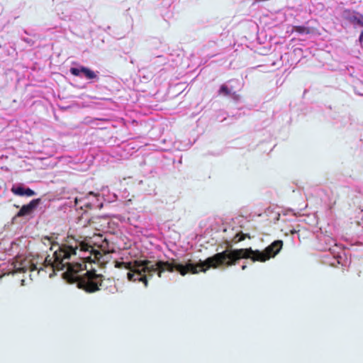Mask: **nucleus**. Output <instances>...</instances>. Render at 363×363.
Segmentation results:
<instances>
[{
  "label": "nucleus",
  "mask_w": 363,
  "mask_h": 363,
  "mask_svg": "<svg viewBox=\"0 0 363 363\" xmlns=\"http://www.w3.org/2000/svg\"><path fill=\"white\" fill-rule=\"evenodd\" d=\"M246 267H247V266H246V265H242V270H244V269H246Z\"/></svg>",
  "instance_id": "obj_17"
},
{
  "label": "nucleus",
  "mask_w": 363,
  "mask_h": 363,
  "mask_svg": "<svg viewBox=\"0 0 363 363\" xmlns=\"http://www.w3.org/2000/svg\"><path fill=\"white\" fill-rule=\"evenodd\" d=\"M359 40L360 42H363V31H362Z\"/></svg>",
  "instance_id": "obj_15"
},
{
  "label": "nucleus",
  "mask_w": 363,
  "mask_h": 363,
  "mask_svg": "<svg viewBox=\"0 0 363 363\" xmlns=\"http://www.w3.org/2000/svg\"><path fill=\"white\" fill-rule=\"evenodd\" d=\"M40 199H33L28 204L23 205L20 211L17 213L16 216L17 217H22L26 215L30 214L33 210L37 207V206L39 204Z\"/></svg>",
  "instance_id": "obj_6"
},
{
  "label": "nucleus",
  "mask_w": 363,
  "mask_h": 363,
  "mask_svg": "<svg viewBox=\"0 0 363 363\" xmlns=\"http://www.w3.org/2000/svg\"><path fill=\"white\" fill-rule=\"evenodd\" d=\"M38 257H24L17 256L13 262V273L30 272V279L37 278L40 272L44 271L45 267V258Z\"/></svg>",
  "instance_id": "obj_4"
},
{
  "label": "nucleus",
  "mask_w": 363,
  "mask_h": 363,
  "mask_svg": "<svg viewBox=\"0 0 363 363\" xmlns=\"http://www.w3.org/2000/svg\"><path fill=\"white\" fill-rule=\"evenodd\" d=\"M292 31H295L299 34H310L311 29L304 26H295L293 27Z\"/></svg>",
  "instance_id": "obj_9"
},
{
  "label": "nucleus",
  "mask_w": 363,
  "mask_h": 363,
  "mask_svg": "<svg viewBox=\"0 0 363 363\" xmlns=\"http://www.w3.org/2000/svg\"><path fill=\"white\" fill-rule=\"evenodd\" d=\"M57 239V236L55 234L50 236L47 235L48 244H46V246L50 245L49 252H47V267H50L53 272L50 274V278L52 277L55 271L63 270L68 263L65 262V260L70 259L72 256H76L77 251L87 252L91 247V245L87 243L77 240H74V245H60L56 241Z\"/></svg>",
  "instance_id": "obj_3"
},
{
  "label": "nucleus",
  "mask_w": 363,
  "mask_h": 363,
  "mask_svg": "<svg viewBox=\"0 0 363 363\" xmlns=\"http://www.w3.org/2000/svg\"><path fill=\"white\" fill-rule=\"evenodd\" d=\"M336 203H337V201L335 200L328 205V211L330 214L332 215L333 213V210H334L335 206H336Z\"/></svg>",
  "instance_id": "obj_12"
},
{
  "label": "nucleus",
  "mask_w": 363,
  "mask_h": 363,
  "mask_svg": "<svg viewBox=\"0 0 363 363\" xmlns=\"http://www.w3.org/2000/svg\"><path fill=\"white\" fill-rule=\"evenodd\" d=\"M85 206H86V207H87L89 208H91V205L90 203H86Z\"/></svg>",
  "instance_id": "obj_16"
},
{
  "label": "nucleus",
  "mask_w": 363,
  "mask_h": 363,
  "mask_svg": "<svg viewBox=\"0 0 363 363\" xmlns=\"http://www.w3.org/2000/svg\"><path fill=\"white\" fill-rule=\"evenodd\" d=\"M355 23L358 24L360 26H363V15L359 14V17H357V20Z\"/></svg>",
  "instance_id": "obj_13"
},
{
  "label": "nucleus",
  "mask_w": 363,
  "mask_h": 363,
  "mask_svg": "<svg viewBox=\"0 0 363 363\" xmlns=\"http://www.w3.org/2000/svg\"><path fill=\"white\" fill-rule=\"evenodd\" d=\"M218 93H219V94H223L225 96H228L230 94V91L225 84H223V85H221Z\"/></svg>",
  "instance_id": "obj_11"
},
{
  "label": "nucleus",
  "mask_w": 363,
  "mask_h": 363,
  "mask_svg": "<svg viewBox=\"0 0 363 363\" xmlns=\"http://www.w3.org/2000/svg\"><path fill=\"white\" fill-rule=\"evenodd\" d=\"M11 190L13 194L20 196H32L35 194V192L32 189L29 188L26 189L22 186H13Z\"/></svg>",
  "instance_id": "obj_7"
},
{
  "label": "nucleus",
  "mask_w": 363,
  "mask_h": 363,
  "mask_svg": "<svg viewBox=\"0 0 363 363\" xmlns=\"http://www.w3.org/2000/svg\"><path fill=\"white\" fill-rule=\"evenodd\" d=\"M246 238L250 239V235L249 234H245L242 232L237 233L234 238H233V242L235 243L240 242L244 240Z\"/></svg>",
  "instance_id": "obj_10"
},
{
  "label": "nucleus",
  "mask_w": 363,
  "mask_h": 363,
  "mask_svg": "<svg viewBox=\"0 0 363 363\" xmlns=\"http://www.w3.org/2000/svg\"><path fill=\"white\" fill-rule=\"evenodd\" d=\"M79 257L82 262H72L67 263L66 271L62 274V277L69 284H76L77 286L92 294L102 289L104 276L96 274V270L86 269V263L98 262L101 264L104 255L99 250H95L92 246L87 252H79Z\"/></svg>",
  "instance_id": "obj_2"
},
{
  "label": "nucleus",
  "mask_w": 363,
  "mask_h": 363,
  "mask_svg": "<svg viewBox=\"0 0 363 363\" xmlns=\"http://www.w3.org/2000/svg\"><path fill=\"white\" fill-rule=\"evenodd\" d=\"M283 247V241L277 240L265 248L262 252L253 250L250 248H240L235 250H225L208 257L204 261H200L194 264L191 260L186 264L177 263L175 259L169 261H157L156 262L149 259H135L132 261V281L142 282L145 287L148 286L149 278L152 277L157 272L159 277H162L165 272H178L182 276L188 273L193 274L199 272H206L211 267L216 269L219 267H231L235 265L240 259H251L253 262H264L271 257L276 256Z\"/></svg>",
  "instance_id": "obj_1"
},
{
  "label": "nucleus",
  "mask_w": 363,
  "mask_h": 363,
  "mask_svg": "<svg viewBox=\"0 0 363 363\" xmlns=\"http://www.w3.org/2000/svg\"><path fill=\"white\" fill-rule=\"evenodd\" d=\"M69 71L72 74L77 77L79 76L80 74L82 73L88 79H93L97 77L93 70L86 67H81L80 68L71 67Z\"/></svg>",
  "instance_id": "obj_5"
},
{
  "label": "nucleus",
  "mask_w": 363,
  "mask_h": 363,
  "mask_svg": "<svg viewBox=\"0 0 363 363\" xmlns=\"http://www.w3.org/2000/svg\"><path fill=\"white\" fill-rule=\"evenodd\" d=\"M234 99L238 100L240 98L239 94H238L235 91L231 93L230 94Z\"/></svg>",
  "instance_id": "obj_14"
},
{
  "label": "nucleus",
  "mask_w": 363,
  "mask_h": 363,
  "mask_svg": "<svg viewBox=\"0 0 363 363\" xmlns=\"http://www.w3.org/2000/svg\"><path fill=\"white\" fill-rule=\"evenodd\" d=\"M357 13L354 11H352L348 9H345L342 11V16L345 20L350 21V23H355L357 20V16L355 15Z\"/></svg>",
  "instance_id": "obj_8"
}]
</instances>
